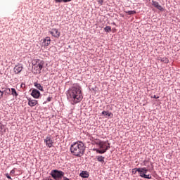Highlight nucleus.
I'll return each instance as SVG.
<instances>
[{
  "label": "nucleus",
  "mask_w": 180,
  "mask_h": 180,
  "mask_svg": "<svg viewBox=\"0 0 180 180\" xmlns=\"http://www.w3.org/2000/svg\"><path fill=\"white\" fill-rule=\"evenodd\" d=\"M47 101H48V102H50V101H51V98L49 97V98H47Z\"/></svg>",
  "instance_id": "nucleus-35"
},
{
  "label": "nucleus",
  "mask_w": 180,
  "mask_h": 180,
  "mask_svg": "<svg viewBox=\"0 0 180 180\" xmlns=\"http://www.w3.org/2000/svg\"><path fill=\"white\" fill-rule=\"evenodd\" d=\"M22 70H23V65L22 64L16 65L14 67V72L15 74H19V73L22 72Z\"/></svg>",
  "instance_id": "nucleus-8"
},
{
  "label": "nucleus",
  "mask_w": 180,
  "mask_h": 180,
  "mask_svg": "<svg viewBox=\"0 0 180 180\" xmlns=\"http://www.w3.org/2000/svg\"><path fill=\"white\" fill-rule=\"evenodd\" d=\"M152 5L153 6L158 9V11H161V12L164 11V8H162V6L160 5V3H158V1H152Z\"/></svg>",
  "instance_id": "nucleus-9"
},
{
  "label": "nucleus",
  "mask_w": 180,
  "mask_h": 180,
  "mask_svg": "<svg viewBox=\"0 0 180 180\" xmlns=\"http://www.w3.org/2000/svg\"><path fill=\"white\" fill-rule=\"evenodd\" d=\"M80 176L82 178H89V174L86 171H83L82 173H80Z\"/></svg>",
  "instance_id": "nucleus-13"
},
{
  "label": "nucleus",
  "mask_w": 180,
  "mask_h": 180,
  "mask_svg": "<svg viewBox=\"0 0 180 180\" xmlns=\"http://www.w3.org/2000/svg\"><path fill=\"white\" fill-rule=\"evenodd\" d=\"M154 99H158V98H160L158 96H155L154 95L153 97Z\"/></svg>",
  "instance_id": "nucleus-31"
},
{
  "label": "nucleus",
  "mask_w": 180,
  "mask_h": 180,
  "mask_svg": "<svg viewBox=\"0 0 180 180\" xmlns=\"http://www.w3.org/2000/svg\"><path fill=\"white\" fill-rule=\"evenodd\" d=\"M23 86H25V84H21V88H23Z\"/></svg>",
  "instance_id": "nucleus-37"
},
{
  "label": "nucleus",
  "mask_w": 180,
  "mask_h": 180,
  "mask_svg": "<svg viewBox=\"0 0 180 180\" xmlns=\"http://www.w3.org/2000/svg\"><path fill=\"white\" fill-rule=\"evenodd\" d=\"M55 2L58 3H61V2H64V0H55Z\"/></svg>",
  "instance_id": "nucleus-30"
},
{
  "label": "nucleus",
  "mask_w": 180,
  "mask_h": 180,
  "mask_svg": "<svg viewBox=\"0 0 180 180\" xmlns=\"http://www.w3.org/2000/svg\"><path fill=\"white\" fill-rule=\"evenodd\" d=\"M28 101V105L30 106V108H33L34 106H36V105H38L39 101L37 100L32 99L30 98H27Z\"/></svg>",
  "instance_id": "nucleus-7"
},
{
  "label": "nucleus",
  "mask_w": 180,
  "mask_h": 180,
  "mask_svg": "<svg viewBox=\"0 0 180 180\" xmlns=\"http://www.w3.org/2000/svg\"><path fill=\"white\" fill-rule=\"evenodd\" d=\"M3 92H5L8 95H11V89L9 88H6Z\"/></svg>",
  "instance_id": "nucleus-22"
},
{
  "label": "nucleus",
  "mask_w": 180,
  "mask_h": 180,
  "mask_svg": "<svg viewBox=\"0 0 180 180\" xmlns=\"http://www.w3.org/2000/svg\"><path fill=\"white\" fill-rule=\"evenodd\" d=\"M108 112H106V111H103L102 112V115H105V116H108Z\"/></svg>",
  "instance_id": "nucleus-28"
},
{
  "label": "nucleus",
  "mask_w": 180,
  "mask_h": 180,
  "mask_svg": "<svg viewBox=\"0 0 180 180\" xmlns=\"http://www.w3.org/2000/svg\"><path fill=\"white\" fill-rule=\"evenodd\" d=\"M104 30H105V32H107L109 33L110 32H112V27L110 26H106L104 28Z\"/></svg>",
  "instance_id": "nucleus-20"
},
{
  "label": "nucleus",
  "mask_w": 180,
  "mask_h": 180,
  "mask_svg": "<svg viewBox=\"0 0 180 180\" xmlns=\"http://www.w3.org/2000/svg\"><path fill=\"white\" fill-rule=\"evenodd\" d=\"M107 116H109V117H110V116H113V114H112V112H108V115H107Z\"/></svg>",
  "instance_id": "nucleus-33"
},
{
  "label": "nucleus",
  "mask_w": 180,
  "mask_h": 180,
  "mask_svg": "<svg viewBox=\"0 0 180 180\" xmlns=\"http://www.w3.org/2000/svg\"><path fill=\"white\" fill-rule=\"evenodd\" d=\"M102 141L99 140V139H94L92 141V143L93 144H96L97 146H99L101 144Z\"/></svg>",
  "instance_id": "nucleus-17"
},
{
  "label": "nucleus",
  "mask_w": 180,
  "mask_h": 180,
  "mask_svg": "<svg viewBox=\"0 0 180 180\" xmlns=\"http://www.w3.org/2000/svg\"><path fill=\"white\" fill-rule=\"evenodd\" d=\"M51 42V39H50V37H46V39H44V46L47 47V46H49Z\"/></svg>",
  "instance_id": "nucleus-12"
},
{
  "label": "nucleus",
  "mask_w": 180,
  "mask_h": 180,
  "mask_svg": "<svg viewBox=\"0 0 180 180\" xmlns=\"http://www.w3.org/2000/svg\"><path fill=\"white\" fill-rule=\"evenodd\" d=\"M0 130H2V124L0 122Z\"/></svg>",
  "instance_id": "nucleus-36"
},
{
  "label": "nucleus",
  "mask_w": 180,
  "mask_h": 180,
  "mask_svg": "<svg viewBox=\"0 0 180 180\" xmlns=\"http://www.w3.org/2000/svg\"><path fill=\"white\" fill-rule=\"evenodd\" d=\"M67 98L73 103H79L84 98L81 86L78 84H74L71 88L68 90Z\"/></svg>",
  "instance_id": "nucleus-1"
},
{
  "label": "nucleus",
  "mask_w": 180,
  "mask_h": 180,
  "mask_svg": "<svg viewBox=\"0 0 180 180\" xmlns=\"http://www.w3.org/2000/svg\"><path fill=\"white\" fill-rule=\"evenodd\" d=\"M34 86H36V88H37V89H39V91H44L43 90V86H41V84L37 83V82H35L34 83Z\"/></svg>",
  "instance_id": "nucleus-14"
},
{
  "label": "nucleus",
  "mask_w": 180,
  "mask_h": 180,
  "mask_svg": "<svg viewBox=\"0 0 180 180\" xmlns=\"http://www.w3.org/2000/svg\"><path fill=\"white\" fill-rule=\"evenodd\" d=\"M97 161H98V162H105V157L103 156H97L96 157Z\"/></svg>",
  "instance_id": "nucleus-15"
},
{
  "label": "nucleus",
  "mask_w": 180,
  "mask_h": 180,
  "mask_svg": "<svg viewBox=\"0 0 180 180\" xmlns=\"http://www.w3.org/2000/svg\"><path fill=\"white\" fill-rule=\"evenodd\" d=\"M97 2L99 5H103V0H97Z\"/></svg>",
  "instance_id": "nucleus-25"
},
{
  "label": "nucleus",
  "mask_w": 180,
  "mask_h": 180,
  "mask_svg": "<svg viewBox=\"0 0 180 180\" xmlns=\"http://www.w3.org/2000/svg\"><path fill=\"white\" fill-rule=\"evenodd\" d=\"M62 178H63L62 180H70V179H68V178H67L65 176H63Z\"/></svg>",
  "instance_id": "nucleus-32"
},
{
  "label": "nucleus",
  "mask_w": 180,
  "mask_h": 180,
  "mask_svg": "<svg viewBox=\"0 0 180 180\" xmlns=\"http://www.w3.org/2000/svg\"><path fill=\"white\" fill-rule=\"evenodd\" d=\"M50 34H51L53 37L58 39L60 37V32H58V29L53 28L51 31L49 32Z\"/></svg>",
  "instance_id": "nucleus-6"
},
{
  "label": "nucleus",
  "mask_w": 180,
  "mask_h": 180,
  "mask_svg": "<svg viewBox=\"0 0 180 180\" xmlns=\"http://www.w3.org/2000/svg\"><path fill=\"white\" fill-rule=\"evenodd\" d=\"M160 60V61H162V63H165V64H167V63L169 61L167 58H162L159 59Z\"/></svg>",
  "instance_id": "nucleus-21"
},
{
  "label": "nucleus",
  "mask_w": 180,
  "mask_h": 180,
  "mask_svg": "<svg viewBox=\"0 0 180 180\" xmlns=\"http://www.w3.org/2000/svg\"><path fill=\"white\" fill-rule=\"evenodd\" d=\"M63 2H65V3L71 2V0H63Z\"/></svg>",
  "instance_id": "nucleus-34"
},
{
  "label": "nucleus",
  "mask_w": 180,
  "mask_h": 180,
  "mask_svg": "<svg viewBox=\"0 0 180 180\" xmlns=\"http://www.w3.org/2000/svg\"><path fill=\"white\" fill-rule=\"evenodd\" d=\"M4 96V91L0 90V99Z\"/></svg>",
  "instance_id": "nucleus-27"
},
{
  "label": "nucleus",
  "mask_w": 180,
  "mask_h": 180,
  "mask_svg": "<svg viewBox=\"0 0 180 180\" xmlns=\"http://www.w3.org/2000/svg\"><path fill=\"white\" fill-rule=\"evenodd\" d=\"M31 95L35 99H39V98H40V91H39L37 89H33Z\"/></svg>",
  "instance_id": "nucleus-10"
},
{
  "label": "nucleus",
  "mask_w": 180,
  "mask_h": 180,
  "mask_svg": "<svg viewBox=\"0 0 180 180\" xmlns=\"http://www.w3.org/2000/svg\"><path fill=\"white\" fill-rule=\"evenodd\" d=\"M44 65V62H43V61H41L39 63L37 64V71H39V72H40V71H41V70H43Z\"/></svg>",
  "instance_id": "nucleus-11"
},
{
  "label": "nucleus",
  "mask_w": 180,
  "mask_h": 180,
  "mask_svg": "<svg viewBox=\"0 0 180 180\" xmlns=\"http://www.w3.org/2000/svg\"><path fill=\"white\" fill-rule=\"evenodd\" d=\"M126 13H128L129 15H136V11H127Z\"/></svg>",
  "instance_id": "nucleus-24"
},
{
  "label": "nucleus",
  "mask_w": 180,
  "mask_h": 180,
  "mask_svg": "<svg viewBox=\"0 0 180 180\" xmlns=\"http://www.w3.org/2000/svg\"><path fill=\"white\" fill-rule=\"evenodd\" d=\"M6 178H8V179H12V178L11 177V176H9L8 174H6Z\"/></svg>",
  "instance_id": "nucleus-29"
},
{
  "label": "nucleus",
  "mask_w": 180,
  "mask_h": 180,
  "mask_svg": "<svg viewBox=\"0 0 180 180\" xmlns=\"http://www.w3.org/2000/svg\"><path fill=\"white\" fill-rule=\"evenodd\" d=\"M141 172H143V174L146 175V174H147V172H148V169H147L146 167H141Z\"/></svg>",
  "instance_id": "nucleus-19"
},
{
  "label": "nucleus",
  "mask_w": 180,
  "mask_h": 180,
  "mask_svg": "<svg viewBox=\"0 0 180 180\" xmlns=\"http://www.w3.org/2000/svg\"><path fill=\"white\" fill-rule=\"evenodd\" d=\"M99 148L101 150L97 149L96 153H98V154H105L109 148H110V144L108 143V141H103L100 142V144L98 145Z\"/></svg>",
  "instance_id": "nucleus-3"
},
{
  "label": "nucleus",
  "mask_w": 180,
  "mask_h": 180,
  "mask_svg": "<svg viewBox=\"0 0 180 180\" xmlns=\"http://www.w3.org/2000/svg\"><path fill=\"white\" fill-rule=\"evenodd\" d=\"M11 95H13V96H15V98L18 96V92L16 91V89L11 88Z\"/></svg>",
  "instance_id": "nucleus-16"
},
{
  "label": "nucleus",
  "mask_w": 180,
  "mask_h": 180,
  "mask_svg": "<svg viewBox=\"0 0 180 180\" xmlns=\"http://www.w3.org/2000/svg\"><path fill=\"white\" fill-rule=\"evenodd\" d=\"M51 175L53 179L61 180L65 174L63 171L55 169L51 172Z\"/></svg>",
  "instance_id": "nucleus-4"
},
{
  "label": "nucleus",
  "mask_w": 180,
  "mask_h": 180,
  "mask_svg": "<svg viewBox=\"0 0 180 180\" xmlns=\"http://www.w3.org/2000/svg\"><path fill=\"white\" fill-rule=\"evenodd\" d=\"M70 153L75 157H82L85 153V145L81 141L74 143L70 146Z\"/></svg>",
  "instance_id": "nucleus-2"
},
{
  "label": "nucleus",
  "mask_w": 180,
  "mask_h": 180,
  "mask_svg": "<svg viewBox=\"0 0 180 180\" xmlns=\"http://www.w3.org/2000/svg\"><path fill=\"white\" fill-rule=\"evenodd\" d=\"M139 173V175L141 178H144L143 175H146L143 172H138Z\"/></svg>",
  "instance_id": "nucleus-26"
},
{
  "label": "nucleus",
  "mask_w": 180,
  "mask_h": 180,
  "mask_svg": "<svg viewBox=\"0 0 180 180\" xmlns=\"http://www.w3.org/2000/svg\"><path fill=\"white\" fill-rule=\"evenodd\" d=\"M137 172H141V168L132 169V174H134V175H136Z\"/></svg>",
  "instance_id": "nucleus-18"
},
{
  "label": "nucleus",
  "mask_w": 180,
  "mask_h": 180,
  "mask_svg": "<svg viewBox=\"0 0 180 180\" xmlns=\"http://www.w3.org/2000/svg\"><path fill=\"white\" fill-rule=\"evenodd\" d=\"M143 178H146V179H151L152 176L150 174H145L142 176Z\"/></svg>",
  "instance_id": "nucleus-23"
},
{
  "label": "nucleus",
  "mask_w": 180,
  "mask_h": 180,
  "mask_svg": "<svg viewBox=\"0 0 180 180\" xmlns=\"http://www.w3.org/2000/svg\"><path fill=\"white\" fill-rule=\"evenodd\" d=\"M44 143H46V146L49 147V148H51V147H53V144H54L53 137H51V136H46L44 139Z\"/></svg>",
  "instance_id": "nucleus-5"
}]
</instances>
